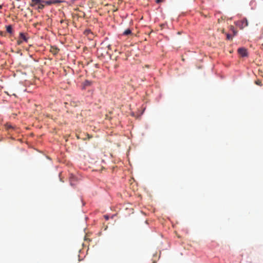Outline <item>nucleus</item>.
Instances as JSON below:
<instances>
[{
  "mask_svg": "<svg viewBox=\"0 0 263 263\" xmlns=\"http://www.w3.org/2000/svg\"><path fill=\"white\" fill-rule=\"evenodd\" d=\"M29 5L32 7H35L39 12L45 7L43 0H31Z\"/></svg>",
  "mask_w": 263,
  "mask_h": 263,
  "instance_id": "obj_1",
  "label": "nucleus"
},
{
  "mask_svg": "<svg viewBox=\"0 0 263 263\" xmlns=\"http://www.w3.org/2000/svg\"><path fill=\"white\" fill-rule=\"evenodd\" d=\"M63 2V1L60 0H47L44 1V4L47 5H51L52 4H59Z\"/></svg>",
  "mask_w": 263,
  "mask_h": 263,
  "instance_id": "obj_2",
  "label": "nucleus"
},
{
  "mask_svg": "<svg viewBox=\"0 0 263 263\" xmlns=\"http://www.w3.org/2000/svg\"><path fill=\"white\" fill-rule=\"evenodd\" d=\"M238 53L242 57H246L248 56V52L245 48H239L238 49Z\"/></svg>",
  "mask_w": 263,
  "mask_h": 263,
  "instance_id": "obj_3",
  "label": "nucleus"
},
{
  "mask_svg": "<svg viewBox=\"0 0 263 263\" xmlns=\"http://www.w3.org/2000/svg\"><path fill=\"white\" fill-rule=\"evenodd\" d=\"M77 178L73 175H71L69 177L70 183L71 186H74L76 185L75 182L77 181Z\"/></svg>",
  "mask_w": 263,
  "mask_h": 263,
  "instance_id": "obj_4",
  "label": "nucleus"
},
{
  "mask_svg": "<svg viewBox=\"0 0 263 263\" xmlns=\"http://www.w3.org/2000/svg\"><path fill=\"white\" fill-rule=\"evenodd\" d=\"M19 37L23 41L27 42L28 41V38L27 37L25 34L24 33L21 32L19 35Z\"/></svg>",
  "mask_w": 263,
  "mask_h": 263,
  "instance_id": "obj_5",
  "label": "nucleus"
},
{
  "mask_svg": "<svg viewBox=\"0 0 263 263\" xmlns=\"http://www.w3.org/2000/svg\"><path fill=\"white\" fill-rule=\"evenodd\" d=\"M59 51V49H58L56 47H52L50 51L53 54H57Z\"/></svg>",
  "mask_w": 263,
  "mask_h": 263,
  "instance_id": "obj_6",
  "label": "nucleus"
},
{
  "mask_svg": "<svg viewBox=\"0 0 263 263\" xmlns=\"http://www.w3.org/2000/svg\"><path fill=\"white\" fill-rule=\"evenodd\" d=\"M248 24H249L248 21L246 18H243L242 20V25L243 27L248 26Z\"/></svg>",
  "mask_w": 263,
  "mask_h": 263,
  "instance_id": "obj_7",
  "label": "nucleus"
},
{
  "mask_svg": "<svg viewBox=\"0 0 263 263\" xmlns=\"http://www.w3.org/2000/svg\"><path fill=\"white\" fill-rule=\"evenodd\" d=\"M6 30H7V32H8L9 33H12L13 32V29H12L11 26H10V25L7 26L6 27Z\"/></svg>",
  "mask_w": 263,
  "mask_h": 263,
  "instance_id": "obj_8",
  "label": "nucleus"
},
{
  "mask_svg": "<svg viewBox=\"0 0 263 263\" xmlns=\"http://www.w3.org/2000/svg\"><path fill=\"white\" fill-rule=\"evenodd\" d=\"M131 33H132L131 30L130 29H127L124 31L123 34L124 35H128L129 34H130Z\"/></svg>",
  "mask_w": 263,
  "mask_h": 263,
  "instance_id": "obj_9",
  "label": "nucleus"
},
{
  "mask_svg": "<svg viewBox=\"0 0 263 263\" xmlns=\"http://www.w3.org/2000/svg\"><path fill=\"white\" fill-rule=\"evenodd\" d=\"M255 84L257 85H259V86H261L262 85V83H261V81L259 80H257L255 81Z\"/></svg>",
  "mask_w": 263,
  "mask_h": 263,
  "instance_id": "obj_10",
  "label": "nucleus"
},
{
  "mask_svg": "<svg viewBox=\"0 0 263 263\" xmlns=\"http://www.w3.org/2000/svg\"><path fill=\"white\" fill-rule=\"evenodd\" d=\"M226 35H227V40H232V36L231 34H230L229 33H227Z\"/></svg>",
  "mask_w": 263,
  "mask_h": 263,
  "instance_id": "obj_11",
  "label": "nucleus"
},
{
  "mask_svg": "<svg viewBox=\"0 0 263 263\" xmlns=\"http://www.w3.org/2000/svg\"><path fill=\"white\" fill-rule=\"evenodd\" d=\"M23 41L19 37V39L17 40V43L18 45H21L23 43Z\"/></svg>",
  "mask_w": 263,
  "mask_h": 263,
  "instance_id": "obj_12",
  "label": "nucleus"
},
{
  "mask_svg": "<svg viewBox=\"0 0 263 263\" xmlns=\"http://www.w3.org/2000/svg\"><path fill=\"white\" fill-rule=\"evenodd\" d=\"M162 2H163V0H156V2L157 3H161Z\"/></svg>",
  "mask_w": 263,
  "mask_h": 263,
  "instance_id": "obj_13",
  "label": "nucleus"
},
{
  "mask_svg": "<svg viewBox=\"0 0 263 263\" xmlns=\"http://www.w3.org/2000/svg\"><path fill=\"white\" fill-rule=\"evenodd\" d=\"M87 136L88 139H90L92 138V136L89 135V134H87Z\"/></svg>",
  "mask_w": 263,
  "mask_h": 263,
  "instance_id": "obj_14",
  "label": "nucleus"
},
{
  "mask_svg": "<svg viewBox=\"0 0 263 263\" xmlns=\"http://www.w3.org/2000/svg\"><path fill=\"white\" fill-rule=\"evenodd\" d=\"M104 217H105V218L106 220H108V218H109V217H108V216H105Z\"/></svg>",
  "mask_w": 263,
  "mask_h": 263,
  "instance_id": "obj_15",
  "label": "nucleus"
},
{
  "mask_svg": "<svg viewBox=\"0 0 263 263\" xmlns=\"http://www.w3.org/2000/svg\"><path fill=\"white\" fill-rule=\"evenodd\" d=\"M86 31H87V33H89L90 32V30H87Z\"/></svg>",
  "mask_w": 263,
  "mask_h": 263,
  "instance_id": "obj_16",
  "label": "nucleus"
},
{
  "mask_svg": "<svg viewBox=\"0 0 263 263\" xmlns=\"http://www.w3.org/2000/svg\"><path fill=\"white\" fill-rule=\"evenodd\" d=\"M86 31H87V33H89L90 32V30H87Z\"/></svg>",
  "mask_w": 263,
  "mask_h": 263,
  "instance_id": "obj_17",
  "label": "nucleus"
},
{
  "mask_svg": "<svg viewBox=\"0 0 263 263\" xmlns=\"http://www.w3.org/2000/svg\"><path fill=\"white\" fill-rule=\"evenodd\" d=\"M63 22V20L61 21V23H62Z\"/></svg>",
  "mask_w": 263,
  "mask_h": 263,
  "instance_id": "obj_18",
  "label": "nucleus"
},
{
  "mask_svg": "<svg viewBox=\"0 0 263 263\" xmlns=\"http://www.w3.org/2000/svg\"><path fill=\"white\" fill-rule=\"evenodd\" d=\"M8 127H9V128H11V126H8Z\"/></svg>",
  "mask_w": 263,
  "mask_h": 263,
  "instance_id": "obj_19",
  "label": "nucleus"
},
{
  "mask_svg": "<svg viewBox=\"0 0 263 263\" xmlns=\"http://www.w3.org/2000/svg\"><path fill=\"white\" fill-rule=\"evenodd\" d=\"M0 8H1V6H0Z\"/></svg>",
  "mask_w": 263,
  "mask_h": 263,
  "instance_id": "obj_20",
  "label": "nucleus"
}]
</instances>
